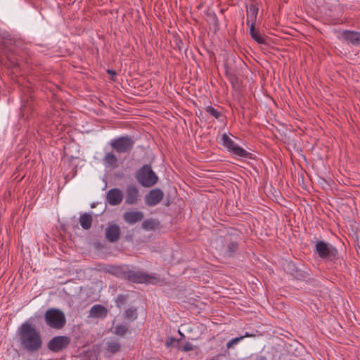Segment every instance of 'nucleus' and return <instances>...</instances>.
<instances>
[{
  "instance_id": "1",
  "label": "nucleus",
  "mask_w": 360,
  "mask_h": 360,
  "mask_svg": "<svg viewBox=\"0 0 360 360\" xmlns=\"http://www.w3.org/2000/svg\"><path fill=\"white\" fill-rule=\"evenodd\" d=\"M18 334L21 344L26 350L34 352L41 348V335L29 322H25L21 325L18 329Z\"/></svg>"
},
{
  "instance_id": "2",
  "label": "nucleus",
  "mask_w": 360,
  "mask_h": 360,
  "mask_svg": "<svg viewBox=\"0 0 360 360\" xmlns=\"http://www.w3.org/2000/svg\"><path fill=\"white\" fill-rule=\"evenodd\" d=\"M44 319L49 327L56 330L63 328L66 323L63 312L54 308L49 309L46 311Z\"/></svg>"
},
{
  "instance_id": "3",
  "label": "nucleus",
  "mask_w": 360,
  "mask_h": 360,
  "mask_svg": "<svg viewBox=\"0 0 360 360\" xmlns=\"http://www.w3.org/2000/svg\"><path fill=\"white\" fill-rule=\"evenodd\" d=\"M136 179L144 187H151L158 181V176L155 174L149 165H143L137 172Z\"/></svg>"
},
{
  "instance_id": "4",
  "label": "nucleus",
  "mask_w": 360,
  "mask_h": 360,
  "mask_svg": "<svg viewBox=\"0 0 360 360\" xmlns=\"http://www.w3.org/2000/svg\"><path fill=\"white\" fill-rule=\"evenodd\" d=\"M110 146L117 153H128L134 148L135 141L129 136H122L111 141Z\"/></svg>"
},
{
  "instance_id": "5",
  "label": "nucleus",
  "mask_w": 360,
  "mask_h": 360,
  "mask_svg": "<svg viewBox=\"0 0 360 360\" xmlns=\"http://www.w3.org/2000/svg\"><path fill=\"white\" fill-rule=\"evenodd\" d=\"M316 251L322 259H328L330 261L335 260L338 257L337 249L324 241H319L316 244Z\"/></svg>"
},
{
  "instance_id": "6",
  "label": "nucleus",
  "mask_w": 360,
  "mask_h": 360,
  "mask_svg": "<svg viewBox=\"0 0 360 360\" xmlns=\"http://www.w3.org/2000/svg\"><path fill=\"white\" fill-rule=\"evenodd\" d=\"M127 281L134 283H156L159 280L142 271L129 270Z\"/></svg>"
},
{
  "instance_id": "7",
  "label": "nucleus",
  "mask_w": 360,
  "mask_h": 360,
  "mask_svg": "<svg viewBox=\"0 0 360 360\" xmlns=\"http://www.w3.org/2000/svg\"><path fill=\"white\" fill-rule=\"evenodd\" d=\"M70 338L61 335L53 338L47 344L48 349L53 352H58L65 349L70 343Z\"/></svg>"
},
{
  "instance_id": "8",
  "label": "nucleus",
  "mask_w": 360,
  "mask_h": 360,
  "mask_svg": "<svg viewBox=\"0 0 360 360\" xmlns=\"http://www.w3.org/2000/svg\"><path fill=\"white\" fill-rule=\"evenodd\" d=\"M224 246V255L226 257H232L238 249V244L233 240L229 236H221L219 238Z\"/></svg>"
},
{
  "instance_id": "9",
  "label": "nucleus",
  "mask_w": 360,
  "mask_h": 360,
  "mask_svg": "<svg viewBox=\"0 0 360 360\" xmlns=\"http://www.w3.org/2000/svg\"><path fill=\"white\" fill-rule=\"evenodd\" d=\"M163 197L164 193L159 188H155L145 196V202L148 206H155L162 200Z\"/></svg>"
},
{
  "instance_id": "10",
  "label": "nucleus",
  "mask_w": 360,
  "mask_h": 360,
  "mask_svg": "<svg viewBox=\"0 0 360 360\" xmlns=\"http://www.w3.org/2000/svg\"><path fill=\"white\" fill-rule=\"evenodd\" d=\"M106 199L110 205H117L122 202L123 195L120 189L112 188L107 193Z\"/></svg>"
},
{
  "instance_id": "11",
  "label": "nucleus",
  "mask_w": 360,
  "mask_h": 360,
  "mask_svg": "<svg viewBox=\"0 0 360 360\" xmlns=\"http://www.w3.org/2000/svg\"><path fill=\"white\" fill-rule=\"evenodd\" d=\"M120 229L118 225L112 224L105 229V238L110 243L117 242L120 238Z\"/></svg>"
},
{
  "instance_id": "12",
  "label": "nucleus",
  "mask_w": 360,
  "mask_h": 360,
  "mask_svg": "<svg viewBox=\"0 0 360 360\" xmlns=\"http://www.w3.org/2000/svg\"><path fill=\"white\" fill-rule=\"evenodd\" d=\"M144 217L143 213L141 211H129L123 214L124 220L129 224H134L143 220Z\"/></svg>"
},
{
  "instance_id": "13",
  "label": "nucleus",
  "mask_w": 360,
  "mask_h": 360,
  "mask_svg": "<svg viewBox=\"0 0 360 360\" xmlns=\"http://www.w3.org/2000/svg\"><path fill=\"white\" fill-rule=\"evenodd\" d=\"M139 198V190L134 186H128L126 191V199L125 203L128 205L136 204L138 201Z\"/></svg>"
},
{
  "instance_id": "14",
  "label": "nucleus",
  "mask_w": 360,
  "mask_h": 360,
  "mask_svg": "<svg viewBox=\"0 0 360 360\" xmlns=\"http://www.w3.org/2000/svg\"><path fill=\"white\" fill-rule=\"evenodd\" d=\"M259 8L254 4H250L247 6V24L255 26Z\"/></svg>"
},
{
  "instance_id": "15",
  "label": "nucleus",
  "mask_w": 360,
  "mask_h": 360,
  "mask_svg": "<svg viewBox=\"0 0 360 360\" xmlns=\"http://www.w3.org/2000/svg\"><path fill=\"white\" fill-rule=\"evenodd\" d=\"M103 162L106 167L112 169L117 168L119 165V161L117 156L112 151L107 153L103 158Z\"/></svg>"
},
{
  "instance_id": "16",
  "label": "nucleus",
  "mask_w": 360,
  "mask_h": 360,
  "mask_svg": "<svg viewBox=\"0 0 360 360\" xmlns=\"http://www.w3.org/2000/svg\"><path fill=\"white\" fill-rule=\"evenodd\" d=\"M345 40L353 45H360V32L353 31H344L342 33Z\"/></svg>"
},
{
  "instance_id": "17",
  "label": "nucleus",
  "mask_w": 360,
  "mask_h": 360,
  "mask_svg": "<svg viewBox=\"0 0 360 360\" xmlns=\"http://www.w3.org/2000/svg\"><path fill=\"white\" fill-rule=\"evenodd\" d=\"M108 314V309L101 304L94 305L90 309V316L94 318H105Z\"/></svg>"
},
{
  "instance_id": "18",
  "label": "nucleus",
  "mask_w": 360,
  "mask_h": 360,
  "mask_svg": "<svg viewBox=\"0 0 360 360\" xmlns=\"http://www.w3.org/2000/svg\"><path fill=\"white\" fill-rule=\"evenodd\" d=\"M92 222L93 217L89 213H84L79 217L80 225L85 230H88L91 228Z\"/></svg>"
},
{
  "instance_id": "19",
  "label": "nucleus",
  "mask_w": 360,
  "mask_h": 360,
  "mask_svg": "<svg viewBox=\"0 0 360 360\" xmlns=\"http://www.w3.org/2000/svg\"><path fill=\"white\" fill-rule=\"evenodd\" d=\"M160 226V221L155 219L144 220L141 224V228L146 231H153Z\"/></svg>"
},
{
  "instance_id": "20",
  "label": "nucleus",
  "mask_w": 360,
  "mask_h": 360,
  "mask_svg": "<svg viewBox=\"0 0 360 360\" xmlns=\"http://www.w3.org/2000/svg\"><path fill=\"white\" fill-rule=\"evenodd\" d=\"M250 34L251 37L258 44H266L264 38L259 34V32L255 30V26H253L252 25H250Z\"/></svg>"
},
{
  "instance_id": "21",
  "label": "nucleus",
  "mask_w": 360,
  "mask_h": 360,
  "mask_svg": "<svg viewBox=\"0 0 360 360\" xmlns=\"http://www.w3.org/2000/svg\"><path fill=\"white\" fill-rule=\"evenodd\" d=\"M137 309L134 307L127 309L124 314V318L130 321L136 320L137 319Z\"/></svg>"
},
{
  "instance_id": "22",
  "label": "nucleus",
  "mask_w": 360,
  "mask_h": 360,
  "mask_svg": "<svg viewBox=\"0 0 360 360\" xmlns=\"http://www.w3.org/2000/svg\"><path fill=\"white\" fill-rule=\"evenodd\" d=\"M106 345L108 351L112 354L117 353L121 349L120 343L115 340L108 342Z\"/></svg>"
},
{
  "instance_id": "23",
  "label": "nucleus",
  "mask_w": 360,
  "mask_h": 360,
  "mask_svg": "<svg viewBox=\"0 0 360 360\" xmlns=\"http://www.w3.org/2000/svg\"><path fill=\"white\" fill-rule=\"evenodd\" d=\"M221 140H222L223 146L224 147H226L228 149V150H229V151H231L232 150V148H234L235 146H236L234 144V142L226 134L222 135Z\"/></svg>"
},
{
  "instance_id": "24",
  "label": "nucleus",
  "mask_w": 360,
  "mask_h": 360,
  "mask_svg": "<svg viewBox=\"0 0 360 360\" xmlns=\"http://www.w3.org/2000/svg\"><path fill=\"white\" fill-rule=\"evenodd\" d=\"M231 152L235 155L239 156L240 158H248L250 155V153H249L245 149L236 145L235 146L234 148H232Z\"/></svg>"
},
{
  "instance_id": "25",
  "label": "nucleus",
  "mask_w": 360,
  "mask_h": 360,
  "mask_svg": "<svg viewBox=\"0 0 360 360\" xmlns=\"http://www.w3.org/2000/svg\"><path fill=\"white\" fill-rule=\"evenodd\" d=\"M128 330V327L127 326L120 324L115 327V334L120 336H123L126 334Z\"/></svg>"
},
{
  "instance_id": "26",
  "label": "nucleus",
  "mask_w": 360,
  "mask_h": 360,
  "mask_svg": "<svg viewBox=\"0 0 360 360\" xmlns=\"http://www.w3.org/2000/svg\"><path fill=\"white\" fill-rule=\"evenodd\" d=\"M129 269H124L122 267H117L115 269V274L117 277L127 281V274H129Z\"/></svg>"
},
{
  "instance_id": "27",
  "label": "nucleus",
  "mask_w": 360,
  "mask_h": 360,
  "mask_svg": "<svg viewBox=\"0 0 360 360\" xmlns=\"http://www.w3.org/2000/svg\"><path fill=\"white\" fill-rule=\"evenodd\" d=\"M205 111L216 119H219L221 116V113L211 105L207 106Z\"/></svg>"
},
{
  "instance_id": "28",
  "label": "nucleus",
  "mask_w": 360,
  "mask_h": 360,
  "mask_svg": "<svg viewBox=\"0 0 360 360\" xmlns=\"http://www.w3.org/2000/svg\"><path fill=\"white\" fill-rule=\"evenodd\" d=\"M127 296L124 295H119L115 300L116 305L118 308H121L125 304Z\"/></svg>"
},
{
  "instance_id": "29",
  "label": "nucleus",
  "mask_w": 360,
  "mask_h": 360,
  "mask_svg": "<svg viewBox=\"0 0 360 360\" xmlns=\"http://www.w3.org/2000/svg\"><path fill=\"white\" fill-rule=\"evenodd\" d=\"M243 339V337H239V338H233V339L229 340L226 344L227 348L229 349V348L232 347L235 344L238 343L240 340H241Z\"/></svg>"
},
{
  "instance_id": "30",
  "label": "nucleus",
  "mask_w": 360,
  "mask_h": 360,
  "mask_svg": "<svg viewBox=\"0 0 360 360\" xmlns=\"http://www.w3.org/2000/svg\"><path fill=\"white\" fill-rule=\"evenodd\" d=\"M182 350L185 352L193 350V345L189 342H186L181 346Z\"/></svg>"
},
{
  "instance_id": "31",
  "label": "nucleus",
  "mask_w": 360,
  "mask_h": 360,
  "mask_svg": "<svg viewBox=\"0 0 360 360\" xmlns=\"http://www.w3.org/2000/svg\"><path fill=\"white\" fill-rule=\"evenodd\" d=\"M226 72L232 83H233L234 81L237 79L236 77H235V75H233L232 74H229V72L227 70H226Z\"/></svg>"
},
{
  "instance_id": "32",
  "label": "nucleus",
  "mask_w": 360,
  "mask_h": 360,
  "mask_svg": "<svg viewBox=\"0 0 360 360\" xmlns=\"http://www.w3.org/2000/svg\"><path fill=\"white\" fill-rule=\"evenodd\" d=\"M107 72L110 75H116V72L115 71L112 70H107Z\"/></svg>"
},
{
  "instance_id": "33",
  "label": "nucleus",
  "mask_w": 360,
  "mask_h": 360,
  "mask_svg": "<svg viewBox=\"0 0 360 360\" xmlns=\"http://www.w3.org/2000/svg\"><path fill=\"white\" fill-rule=\"evenodd\" d=\"M253 336H255V335H252V334H250V333H245L243 337V338H249V337H253Z\"/></svg>"
},
{
  "instance_id": "34",
  "label": "nucleus",
  "mask_w": 360,
  "mask_h": 360,
  "mask_svg": "<svg viewBox=\"0 0 360 360\" xmlns=\"http://www.w3.org/2000/svg\"><path fill=\"white\" fill-rule=\"evenodd\" d=\"M255 360H266V358L264 356H260L257 357Z\"/></svg>"
},
{
  "instance_id": "35",
  "label": "nucleus",
  "mask_w": 360,
  "mask_h": 360,
  "mask_svg": "<svg viewBox=\"0 0 360 360\" xmlns=\"http://www.w3.org/2000/svg\"><path fill=\"white\" fill-rule=\"evenodd\" d=\"M166 345H167V347H169V346H170V345H171V343H169V341H167V342H166Z\"/></svg>"
},
{
  "instance_id": "36",
  "label": "nucleus",
  "mask_w": 360,
  "mask_h": 360,
  "mask_svg": "<svg viewBox=\"0 0 360 360\" xmlns=\"http://www.w3.org/2000/svg\"><path fill=\"white\" fill-rule=\"evenodd\" d=\"M179 333H180L181 335H183V333H181V331H179Z\"/></svg>"
},
{
  "instance_id": "37",
  "label": "nucleus",
  "mask_w": 360,
  "mask_h": 360,
  "mask_svg": "<svg viewBox=\"0 0 360 360\" xmlns=\"http://www.w3.org/2000/svg\"><path fill=\"white\" fill-rule=\"evenodd\" d=\"M179 333H180L181 335H183V333H181V331H179Z\"/></svg>"
},
{
  "instance_id": "38",
  "label": "nucleus",
  "mask_w": 360,
  "mask_h": 360,
  "mask_svg": "<svg viewBox=\"0 0 360 360\" xmlns=\"http://www.w3.org/2000/svg\"><path fill=\"white\" fill-rule=\"evenodd\" d=\"M179 333H180L181 335H183V333H181V331H179Z\"/></svg>"
},
{
  "instance_id": "39",
  "label": "nucleus",
  "mask_w": 360,
  "mask_h": 360,
  "mask_svg": "<svg viewBox=\"0 0 360 360\" xmlns=\"http://www.w3.org/2000/svg\"><path fill=\"white\" fill-rule=\"evenodd\" d=\"M171 340V341H174V340H175V339H174V338H171V340Z\"/></svg>"
}]
</instances>
